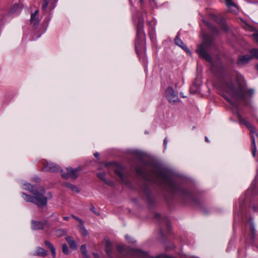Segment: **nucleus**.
<instances>
[{
  "mask_svg": "<svg viewBox=\"0 0 258 258\" xmlns=\"http://www.w3.org/2000/svg\"><path fill=\"white\" fill-rule=\"evenodd\" d=\"M221 87L225 92L231 95L234 100L243 101L245 105L248 104L246 99V95H248L251 97L253 94V90H246L244 78L241 75H237L235 84L234 85L229 80H225Z\"/></svg>",
  "mask_w": 258,
  "mask_h": 258,
  "instance_id": "f257e3e1",
  "label": "nucleus"
},
{
  "mask_svg": "<svg viewBox=\"0 0 258 258\" xmlns=\"http://www.w3.org/2000/svg\"><path fill=\"white\" fill-rule=\"evenodd\" d=\"M154 182L172 192L176 191L177 186L170 177V174L165 169L156 167L152 173Z\"/></svg>",
  "mask_w": 258,
  "mask_h": 258,
  "instance_id": "f03ea898",
  "label": "nucleus"
},
{
  "mask_svg": "<svg viewBox=\"0 0 258 258\" xmlns=\"http://www.w3.org/2000/svg\"><path fill=\"white\" fill-rule=\"evenodd\" d=\"M105 166L110 168L114 173L118 177L120 182L123 183L127 182V174L125 169L120 164L116 162H109L105 164Z\"/></svg>",
  "mask_w": 258,
  "mask_h": 258,
  "instance_id": "7ed1b4c3",
  "label": "nucleus"
},
{
  "mask_svg": "<svg viewBox=\"0 0 258 258\" xmlns=\"http://www.w3.org/2000/svg\"><path fill=\"white\" fill-rule=\"evenodd\" d=\"M34 204L38 207H43L47 204L48 199L52 198L50 192H48L45 195V190L43 187H40L34 192Z\"/></svg>",
  "mask_w": 258,
  "mask_h": 258,
  "instance_id": "20e7f679",
  "label": "nucleus"
},
{
  "mask_svg": "<svg viewBox=\"0 0 258 258\" xmlns=\"http://www.w3.org/2000/svg\"><path fill=\"white\" fill-rule=\"evenodd\" d=\"M213 42V39L206 35L204 36L203 43L197 49V52L199 55L208 61H210L211 58L209 54L207 52L206 49L212 44Z\"/></svg>",
  "mask_w": 258,
  "mask_h": 258,
  "instance_id": "39448f33",
  "label": "nucleus"
},
{
  "mask_svg": "<svg viewBox=\"0 0 258 258\" xmlns=\"http://www.w3.org/2000/svg\"><path fill=\"white\" fill-rule=\"evenodd\" d=\"M137 161L135 163V169L137 175L142 178L143 185L145 184V161L144 160V157L143 155L137 154Z\"/></svg>",
  "mask_w": 258,
  "mask_h": 258,
  "instance_id": "423d86ee",
  "label": "nucleus"
},
{
  "mask_svg": "<svg viewBox=\"0 0 258 258\" xmlns=\"http://www.w3.org/2000/svg\"><path fill=\"white\" fill-rule=\"evenodd\" d=\"M116 249L123 256H125L128 252H130L133 255V258H145V253L139 250L129 249L120 245H117Z\"/></svg>",
  "mask_w": 258,
  "mask_h": 258,
  "instance_id": "0eeeda50",
  "label": "nucleus"
},
{
  "mask_svg": "<svg viewBox=\"0 0 258 258\" xmlns=\"http://www.w3.org/2000/svg\"><path fill=\"white\" fill-rule=\"evenodd\" d=\"M165 96L170 104H176L179 102V99L171 87H168L165 92Z\"/></svg>",
  "mask_w": 258,
  "mask_h": 258,
  "instance_id": "6e6552de",
  "label": "nucleus"
},
{
  "mask_svg": "<svg viewBox=\"0 0 258 258\" xmlns=\"http://www.w3.org/2000/svg\"><path fill=\"white\" fill-rule=\"evenodd\" d=\"M80 170L81 168L80 167L76 169H73L72 167H68L67 168V172L62 173L61 177L65 179H68L69 178H71L72 180H76L78 177L77 173Z\"/></svg>",
  "mask_w": 258,
  "mask_h": 258,
  "instance_id": "1a4fd4ad",
  "label": "nucleus"
},
{
  "mask_svg": "<svg viewBox=\"0 0 258 258\" xmlns=\"http://www.w3.org/2000/svg\"><path fill=\"white\" fill-rule=\"evenodd\" d=\"M43 166V170L46 172H59L62 171V169L57 164L53 163H48L46 161L42 163Z\"/></svg>",
  "mask_w": 258,
  "mask_h": 258,
  "instance_id": "9d476101",
  "label": "nucleus"
},
{
  "mask_svg": "<svg viewBox=\"0 0 258 258\" xmlns=\"http://www.w3.org/2000/svg\"><path fill=\"white\" fill-rule=\"evenodd\" d=\"M44 226L45 224L43 222L35 220L32 221V228L33 230H43Z\"/></svg>",
  "mask_w": 258,
  "mask_h": 258,
  "instance_id": "9b49d317",
  "label": "nucleus"
},
{
  "mask_svg": "<svg viewBox=\"0 0 258 258\" xmlns=\"http://www.w3.org/2000/svg\"><path fill=\"white\" fill-rule=\"evenodd\" d=\"M175 43L176 45L181 47L183 49H184L187 53L189 54H191V52L189 49L182 42V41L178 37V36H177L175 39Z\"/></svg>",
  "mask_w": 258,
  "mask_h": 258,
  "instance_id": "f8f14e48",
  "label": "nucleus"
},
{
  "mask_svg": "<svg viewBox=\"0 0 258 258\" xmlns=\"http://www.w3.org/2000/svg\"><path fill=\"white\" fill-rule=\"evenodd\" d=\"M112 245L110 241L107 240L105 243V252L109 258H112Z\"/></svg>",
  "mask_w": 258,
  "mask_h": 258,
  "instance_id": "ddd939ff",
  "label": "nucleus"
},
{
  "mask_svg": "<svg viewBox=\"0 0 258 258\" xmlns=\"http://www.w3.org/2000/svg\"><path fill=\"white\" fill-rule=\"evenodd\" d=\"M144 29V19L143 18H139V23L137 26V36L139 38L140 35L143 33Z\"/></svg>",
  "mask_w": 258,
  "mask_h": 258,
  "instance_id": "4468645a",
  "label": "nucleus"
},
{
  "mask_svg": "<svg viewBox=\"0 0 258 258\" xmlns=\"http://www.w3.org/2000/svg\"><path fill=\"white\" fill-rule=\"evenodd\" d=\"M226 4L229 10L233 13L237 12V8L232 0H225Z\"/></svg>",
  "mask_w": 258,
  "mask_h": 258,
  "instance_id": "2eb2a0df",
  "label": "nucleus"
},
{
  "mask_svg": "<svg viewBox=\"0 0 258 258\" xmlns=\"http://www.w3.org/2000/svg\"><path fill=\"white\" fill-rule=\"evenodd\" d=\"M251 59L252 56L249 55L241 56L239 57L238 63L240 65L244 64L247 63Z\"/></svg>",
  "mask_w": 258,
  "mask_h": 258,
  "instance_id": "dca6fc26",
  "label": "nucleus"
},
{
  "mask_svg": "<svg viewBox=\"0 0 258 258\" xmlns=\"http://www.w3.org/2000/svg\"><path fill=\"white\" fill-rule=\"evenodd\" d=\"M105 172H101V173H98L97 174V176L102 181H103L105 184L109 185H112L113 184V182L110 180H107L105 178Z\"/></svg>",
  "mask_w": 258,
  "mask_h": 258,
  "instance_id": "f3484780",
  "label": "nucleus"
},
{
  "mask_svg": "<svg viewBox=\"0 0 258 258\" xmlns=\"http://www.w3.org/2000/svg\"><path fill=\"white\" fill-rule=\"evenodd\" d=\"M47 254H48L47 251L46 250H45L44 248L40 247H37V248L34 253L35 255H37V256H42V257L45 256L47 255Z\"/></svg>",
  "mask_w": 258,
  "mask_h": 258,
  "instance_id": "a211bd4d",
  "label": "nucleus"
},
{
  "mask_svg": "<svg viewBox=\"0 0 258 258\" xmlns=\"http://www.w3.org/2000/svg\"><path fill=\"white\" fill-rule=\"evenodd\" d=\"M44 244H45V246L50 250L52 255L53 257L54 258L56 255V252H55V248H54L53 244L51 243H50L49 241H47V240H45L44 241Z\"/></svg>",
  "mask_w": 258,
  "mask_h": 258,
  "instance_id": "6ab92c4d",
  "label": "nucleus"
},
{
  "mask_svg": "<svg viewBox=\"0 0 258 258\" xmlns=\"http://www.w3.org/2000/svg\"><path fill=\"white\" fill-rule=\"evenodd\" d=\"M63 185L70 188L73 191H75L77 193H79L80 192L79 188L77 187L75 185L72 184L69 182H65L63 183Z\"/></svg>",
  "mask_w": 258,
  "mask_h": 258,
  "instance_id": "aec40b11",
  "label": "nucleus"
},
{
  "mask_svg": "<svg viewBox=\"0 0 258 258\" xmlns=\"http://www.w3.org/2000/svg\"><path fill=\"white\" fill-rule=\"evenodd\" d=\"M245 29L246 30L254 32V33L253 34V36L255 41L258 43V32L255 31L253 27L249 25H246L245 27Z\"/></svg>",
  "mask_w": 258,
  "mask_h": 258,
  "instance_id": "412c9836",
  "label": "nucleus"
},
{
  "mask_svg": "<svg viewBox=\"0 0 258 258\" xmlns=\"http://www.w3.org/2000/svg\"><path fill=\"white\" fill-rule=\"evenodd\" d=\"M215 20L221 25L222 28L225 31L227 30V27L225 24V20L222 18L215 17Z\"/></svg>",
  "mask_w": 258,
  "mask_h": 258,
  "instance_id": "4be33fe9",
  "label": "nucleus"
},
{
  "mask_svg": "<svg viewBox=\"0 0 258 258\" xmlns=\"http://www.w3.org/2000/svg\"><path fill=\"white\" fill-rule=\"evenodd\" d=\"M24 189L29 190L30 192H31L32 194L35 192L38 189L36 188H35L33 185H32L30 183H26L24 184Z\"/></svg>",
  "mask_w": 258,
  "mask_h": 258,
  "instance_id": "5701e85b",
  "label": "nucleus"
},
{
  "mask_svg": "<svg viewBox=\"0 0 258 258\" xmlns=\"http://www.w3.org/2000/svg\"><path fill=\"white\" fill-rule=\"evenodd\" d=\"M239 120L240 122L243 123L248 128L251 130L253 128L252 125L247 121L245 120L239 114H237Z\"/></svg>",
  "mask_w": 258,
  "mask_h": 258,
  "instance_id": "b1692460",
  "label": "nucleus"
},
{
  "mask_svg": "<svg viewBox=\"0 0 258 258\" xmlns=\"http://www.w3.org/2000/svg\"><path fill=\"white\" fill-rule=\"evenodd\" d=\"M251 141H252V145H251L252 154V156L253 157H255L256 156V145H255L254 136L253 135H252L251 136Z\"/></svg>",
  "mask_w": 258,
  "mask_h": 258,
  "instance_id": "393cba45",
  "label": "nucleus"
},
{
  "mask_svg": "<svg viewBox=\"0 0 258 258\" xmlns=\"http://www.w3.org/2000/svg\"><path fill=\"white\" fill-rule=\"evenodd\" d=\"M22 194L25 197L24 200L27 202H31L33 204H34V195H33V196H29V195H28L26 194H25L24 192Z\"/></svg>",
  "mask_w": 258,
  "mask_h": 258,
  "instance_id": "a878e982",
  "label": "nucleus"
},
{
  "mask_svg": "<svg viewBox=\"0 0 258 258\" xmlns=\"http://www.w3.org/2000/svg\"><path fill=\"white\" fill-rule=\"evenodd\" d=\"M86 247L87 246L86 244H83L81 246L80 250L84 257L90 258V256L87 254Z\"/></svg>",
  "mask_w": 258,
  "mask_h": 258,
  "instance_id": "bb28decb",
  "label": "nucleus"
},
{
  "mask_svg": "<svg viewBox=\"0 0 258 258\" xmlns=\"http://www.w3.org/2000/svg\"><path fill=\"white\" fill-rule=\"evenodd\" d=\"M31 23L34 25V26H37L39 23V19L36 16H31Z\"/></svg>",
  "mask_w": 258,
  "mask_h": 258,
  "instance_id": "cd10ccee",
  "label": "nucleus"
},
{
  "mask_svg": "<svg viewBox=\"0 0 258 258\" xmlns=\"http://www.w3.org/2000/svg\"><path fill=\"white\" fill-rule=\"evenodd\" d=\"M79 227L80 229V232L83 236H86L88 235V231L85 228L83 223L82 224H80Z\"/></svg>",
  "mask_w": 258,
  "mask_h": 258,
  "instance_id": "c85d7f7f",
  "label": "nucleus"
},
{
  "mask_svg": "<svg viewBox=\"0 0 258 258\" xmlns=\"http://www.w3.org/2000/svg\"><path fill=\"white\" fill-rule=\"evenodd\" d=\"M249 52L251 55L252 58L254 57L258 59V49H252L249 51Z\"/></svg>",
  "mask_w": 258,
  "mask_h": 258,
  "instance_id": "c756f323",
  "label": "nucleus"
},
{
  "mask_svg": "<svg viewBox=\"0 0 258 258\" xmlns=\"http://www.w3.org/2000/svg\"><path fill=\"white\" fill-rule=\"evenodd\" d=\"M203 22L207 26V27L208 28H209V29L213 32V33H216L218 31L217 29L213 27L212 25H211V24H210L209 23H208L207 22H206V21L205 20H203Z\"/></svg>",
  "mask_w": 258,
  "mask_h": 258,
  "instance_id": "7c9ffc66",
  "label": "nucleus"
},
{
  "mask_svg": "<svg viewBox=\"0 0 258 258\" xmlns=\"http://www.w3.org/2000/svg\"><path fill=\"white\" fill-rule=\"evenodd\" d=\"M62 251L65 254H69V248L66 244H63L62 245Z\"/></svg>",
  "mask_w": 258,
  "mask_h": 258,
  "instance_id": "2f4dec72",
  "label": "nucleus"
},
{
  "mask_svg": "<svg viewBox=\"0 0 258 258\" xmlns=\"http://www.w3.org/2000/svg\"><path fill=\"white\" fill-rule=\"evenodd\" d=\"M69 245L71 248L73 249H76L77 248V246L76 242L74 240L71 241L69 244Z\"/></svg>",
  "mask_w": 258,
  "mask_h": 258,
  "instance_id": "473e14b6",
  "label": "nucleus"
},
{
  "mask_svg": "<svg viewBox=\"0 0 258 258\" xmlns=\"http://www.w3.org/2000/svg\"><path fill=\"white\" fill-rule=\"evenodd\" d=\"M19 8V5L18 4H15L11 10V13H14Z\"/></svg>",
  "mask_w": 258,
  "mask_h": 258,
  "instance_id": "72a5a7b5",
  "label": "nucleus"
},
{
  "mask_svg": "<svg viewBox=\"0 0 258 258\" xmlns=\"http://www.w3.org/2000/svg\"><path fill=\"white\" fill-rule=\"evenodd\" d=\"M250 230H251V235H252V238L253 239L254 234H255V229H254V225L253 224V223H250Z\"/></svg>",
  "mask_w": 258,
  "mask_h": 258,
  "instance_id": "f704fd0d",
  "label": "nucleus"
},
{
  "mask_svg": "<svg viewBox=\"0 0 258 258\" xmlns=\"http://www.w3.org/2000/svg\"><path fill=\"white\" fill-rule=\"evenodd\" d=\"M58 236H61L66 234V232L62 229H58L56 231Z\"/></svg>",
  "mask_w": 258,
  "mask_h": 258,
  "instance_id": "c9c22d12",
  "label": "nucleus"
},
{
  "mask_svg": "<svg viewBox=\"0 0 258 258\" xmlns=\"http://www.w3.org/2000/svg\"><path fill=\"white\" fill-rule=\"evenodd\" d=\"M91 211L93 212L95 214L98 215V216H99L100 215V213L99 212H97L96 210V209L93 206H92L91 209H90Z\"/></svg>",
  "mask_w": 258,
  "mask_h": 258,
  "instance_id": "e433bc0d",
  "label": "nucleus"
},
{
  "mask_svg": "<svg viewBox=\"0 0 258 258\" xmlns=\"http://www.w3.org/2000/svg\"><path fill=\"white\" fill-rule=\"evenodd\" d=\"M48 4V0L43 1V4L42 6V9L44 10L47 8Z\"/></svg>",
  "mask_w": 258,
  "mask_h": 258,
  "instance_id": "4c0bfd02",
  "label": "nucleus"
},
{
  "mask_svg": "<svg viewBox=\"0 0 258 258\" xmlns=\"http://www.w3.org/2000/svg\"><path fill=\"white\" fill-rule=\"evenodd\" d=\"M72 217L75 219L77 221H78L79 223H80V224H82L83 223V221L80 219L79 218L75 216V215H72Z\"/></svg>",
  "mask_w": 258,
  "mask_h": 258,
  "instance_id": "58836bf2",
  "label": "nucleus"
},
{
  "mask_svg": "<svg viewBox=\"0 0 258 258\" xmlns=\"http://www.w3.org/2000/svg\"><path fill=\"white\" fill-rule=\"evenodd\" d=\"M167 144H168V139H167V138H165L163 141V144H164L165 149H166L167 148Z\"/></svg>",
  "mask_w": 258,
  "mask_h": 258,
  "instance_id": "ea45409f",
  "label": "nucleus"
},
{
  "mask_svg": "<svg viewBox=\"0 0 258 258\" xmlns=\"http://www.w3.org/2000/svg\"><path fill=\"white\" fill-rule=\"evenodd\" d=\"M66 240H67L69 244L73 240L72 237L70 236H67L66 237Z\"/></svg>",
  "mask_w": 258,
  "mask_h": 258,
  "instance_id": "a19ab883",
  "label": "nucleus"
},
{
  "mask_svg": "<svg viewBox=\"0 0 258 258\" xmlns=\"http://www.w3.org/2000/svg\"><path fill=\"white\" fill-rule=\"evenodd\" d=\"M157 258H171L170 256L166 255H160Z\"/></svg>",
  "mask_w": 258,
  "mask_h": 258,
  "instance_id": "79ce46f5",
  "label": "nucleus"
},
{
  "mask_svg": "<svg viewBox=\"0 0 258 258\" xmlns=\"http://www.w3.org/2000/svg\"><path fill=\"white\" fill-rule=\"evenodd\" d=\"M38 12H39V10L38 9L36 10L34 13L31 14V16H36V15L38 14Z\"/></svg>",
  "mask_w": 258,
  "mask_h": 258,
  "instance_id": "37998d69",
  "label": "nucleus"
},
{
  "mask_svg": "<svg viewBox=\"0 0 258 258\" xmlns=\"http://www.w3.org/2000/svg\"><path fill=\"white\" fill-rule=\"evenodd\" d=\"M93 255L94 258H99V255L98 253H93Z\"/></svg>",
  "mask_w": 258,
  "mask_h": 258,
  "instance_id": "c03bdc74",
  "label": "nucleus"
},
{
  "mask_svg": "<svg viewBox=\"0 0 258 258\" xmlns=\"http://www.w3.org/2000/svg\"><path fill=\"white\" fill-rule=\"evenodd\" d=\"M154 1H155V0H150V4H151L152 6H154L155 5Z\"/></svg>",
  "mask_w": 258,
  "mask_h": 258,
  "instance_id": "a18cd8bd",
  "label": "nucleus"
},
{
  "mask_svg": "<svg viewBox=\"0 0 258 258\" xmlns=\"http://www.w3.org/2000/svg\"><path fill=\"white\" fill-rule=\"evenodd\" d=\"M94 155L95 157L97 158L99 156V154L98 153L96 152V153H94Z\"/></svg>",
  "mask_w": 258,
  "mask_h": 258,
  "instance_id": "49530a36",
  "label": "nucleus"
},
{
  "mask_svg": "<svg viewBox=\"0 0 258 258\" xmlns=\"http://www.w3.org/2000/svg\"><path fill=\"white\" fill-rule=\"evenodd\" d=\"M63 218L64 220H68L70 219V217H64Z\"/></svg>",
  "mask_w": 258,
  "mask_h": 258,
  "instance_id": "de8ad7c7",
  "label": "nucleus"
},
{
  "mask_svg": "<svg viewBox=\"0 0 258 258\" xmlns=\"http://www.w3.org/2000/svg\"><path fill=\"white\" fill-rule=\"evenodd\" d=\"M205 141H206V142H207V143H209V139H208V138H207V137H205Z\"/></svg>",
  "mask_w": 258,
  "mask_h": 258,
  "instance_id": "09e8293b",
  "label": "nucleus"
},
{
  "mask_svg": "<svg viewBox=\"0 0 258 258\" xmlns=\"http://www.w3.org/2000/svg\"><path fill=\"white\" fill-rule=\"evenodd\" d=\"M140 2L141 3V5H142L144 3V0H140Z\"/></svg>",
  "mask_w": 258,
  "mask_h": 258,
  "instance_id": "8fccbe9b",
  "label": "nucleus"
},
{
  "mask_svg": "<svg viewBox=\"0 0 258 258\" xmlns=\"http://www.w3.org/2000/svg\"><path fill=\"white\" fill-rule=\"evenodd\" d=\"M146 258H152V257H151L150 256H149L147 253H146Z\"/></svg>",
  "mask_w": 258,
  "mask_h": 258,
  "instance_id": "3c124183",
  "label": "nucleus"
},
{
  "mask_svg": "<svg viewBox=\"0 0 258 258\" xmlns=\"http://www.w3.org/2000/svg\"><path fill=\"white\" fill-rule=\"evenodd\" d=\"M230 102H231V104H232L234 106H236V105L234 103H232L231 101H229Z\"/></svg>",
  "mask_w": 258,
  "mask_h": 258,
  "instance_id": "603ef678",
  "label": "nucleus"
},
{
  "mask_svg": "<svg viewBox=\"0 0 258 258\" xmlns=\"http://www.w3.org/2000/svg\"><path fill=\"white\" fill-rule=\"evenodd\" d=\"M136 48L137 52V53H138V50H137V44H136Z\"/></svg>",
  "mask_w": 258,
  "mask_h": 258,
  "instance_id": "864d4df0",
  "label": "nucleus"
},
{
  "mask_svg": "<svg viewBox=\"0 0 258 258\" xmlns=\"http://www.w3.org/2000/svg\"><path fill=\"white\" fill-rule=\"evenodd\" d=\"M255 68H256V70L258 71V64L255 66Z\"/></svg>",
  "mask_w": 258,
  "mask_h": 258,
  "instance_id": "5fc2aeb1",
  "label": "nucleus"
},
{
  "mask_svg": "<svg viewBox=\"0 0 258 258\" xmlns=\"http://www.w3.org/2000/svg\"><path fill=\"white\" fill-rule=\"evenodd\" d=\"M182 192H185V191H184V190H182Z\"/></svg>",
  "mask_w": 258,
  "mask_h": 258,
  "instance_id": "6e6d98bb",
  "label": "nucleus"
},
{
  "mask_svg": "<svg viewBox=\"0 0 258 258\" xmlns=\"http://www.w3.org/2000/svg\"><path fill=\"white\" fill-rule=\"evenodd\" d=\"M146 180H147V176H146Z\"/></svg>",
  "mask_w": 258,
  "mask_h": 258,
  "instance_id": "4d7b16f0",
  "label": "nucleus"
},
{
  "mask_svg": "<svg viewBox=\"0 0 258 258\" xmlns=\"http://www.w3.org/2000/svg\"><path fill=\"white\" fill-rule=\"evenodd\" d=\"M146 199H147V196L146 197Z\"/></svg>",
  "mask_w": 258,
  "mask_h": 258,
  "instance_id": "13d9d810",
  "label": "nucleus"
},
{
  "mask_svg": "<svg viewBox=\"0 0 258 258\" xmlns=\"http://www.w3.org/2000/svg\"><path fill=\"white\" fill-rule=\"evenodd\" d=\"M43 1H45L46 0H43Z\"/></svg>",
  "mask_w": 258,
  "mask_h": 258,
  "instance_id": "bf43d9fd",
  "label": "nucleus"
},
{
  "mask_svg": "<svg viewBox=\"0 0 258 258\" xmlns=\"http://www.w3.org/2000/svg\"><path fill=\"white\" fill-rule=\"evenodd\" d=\"M257 162H258V159H257Z\"/></svg>",
  "mask_w": 258,
  "mask_h": 258,
  "instance_id": "052dcab7",
  "label": "nucleus"
}]
</instances>
